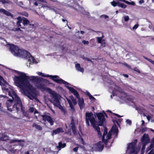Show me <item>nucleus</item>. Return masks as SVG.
Listing matches in <instances>:
<instances>
[{
    "label": "nucleus",
    "mask_w": 154,
    "mask_h": 154,
    "mask_svg": "<svg viewBox=\"0 0 154 154\" xmlns=\"http://www.w3.org/2000/svg\"><path fill=\"white\" fill-rule=\"evenodd\" d=\"M12 70L20 75L19 76L15 75L14 76V79L16 85L20 88L24 93H27L33 98H35V97L32 94L36 95V89L30 84L28 80L32 82H39L43 79L42 78L34 76L29 77L23 72L15 70Z\"/></svg>",
    "instance_id": "1"
},
{
    "label": "nucleus",
    "mask_w": 154,
    "mask_h": 154,
    "mask_svg": "<svg viewBox=\"0 0 154 154\" xmlns=\"http://www.w3.org/2000/svg\"><path fill=\"white\" fill-rule=\"evenodd\" d=\"M5 90L8 93L9 96L12 97L13 100H7L6 105L8 110L10 112L16 110L18 112L20 109V107L22 106V102L19 97L13 89L10 90L8 88H5Z\"/></svg>",
    "instance_id": "2"
},
{
    "label": "nucleus",
    "mask_w": 154,
    "mask_h": 154,
    "mask_svg": "<svg viewBox=\"0 0 154 154\" xmlns=\"http://www.w3.org/2000/svg\"><path fill=\"white\" fill-rule=\"evenodd\" d=\"M9 51L14 56L17 57H20L28 59V61L34 63L36 62L34 58L28 51L19 49V47L14 45L11 44L9 45Z\"/></svg>",
    "instance_id": "3"
},
{
    "label": "nucleus",
    "mask_w": 154,
    "mask_h": 154,
    "mask_svg": "<svg viewBox=\"0 0 154 154\" xmlns=\"http://www.w3.org/2000/svg\"><path fill=\"white\" fill-rule=\"evenodd\" d=\"M137 139H135L133 142L128 144L126 153L127 154H137L139 152L140 147L136 146Z\"/></svg>",
    "instance_id": "4"
},
{
    "label": "nucleus",
    "mask_w": 154,
    "mask_h": 154,
    "mask_svg": "<svg viewBox=\"0 0 154 154\" xmlns=\"http://www.w3.org/2000/svg\"><path fill=\"white\" fill-rule=\"evenodd\" d=\"M78 99V104L79 106L80 109H82L85 106V104L84 102V100L83 98H80L79 94L78 91L73 88L65 86Z\"/></svg>",
    "instance_id": "5"
},
{
    "label": "nucleus",
    "mask_w": 154,
    "mask_h": 154,
    "mask_svg": "<svg viewBox=\"0 0 154 154\" xmlns=\"http://www.w3.org/2000/svg\"><path fill=\"white\" fill-rule=\"evenodd\" d=\"M85 121L86 123L88 126L90 125L89 121H90L93 127H94L95 125H96V120L94 117L93 114L92 112H86Z\"/></svg>",
    "instance_id": "6"
},
{
    "label": "nucleus",
    "mask_w": 154,
    "mask_h": 154,
    "mask_svg": "<svg viewBox=\"0 0 154 154\" xmlns=\"http://www.w3.org/2000/svg\"><path fill=\"white\" fill-rule=\"evenodd\" d=\"M42 78L43 79H42L41 81L40 82H34L36 83V86L38 88L42 89L45 91H48V92L50 93H51L53 91L51 89L48 87H45L44 85L43 84L40 83V82L43 81L45 83L48 84H51V83L48 80L46 79H44L43 78Z\"/></svg>",
    "instance_id": "7"
},
{
    "label": "nucleus",
    "mask_w": 154,
    "mask_h": 154,
    "mask_svg": "<svg viewBox=\"0 0 154 154\" xmlns=\"http://www.w3.org/2000/svg\"><path fill=\"white\" fill-rule=\"evenodd\" d=\"M17 19L18 20L17 22V25L18 27H21L22 29H23V28L21 27V25L20 24L22 22L24 26H28L29 23V21L23 17H21L19 16Z\"/></svg>",
    "instance_id": "8"
},
{
    "label": "nucleus",
    "mask_w": 154,
    "mask_h": 154,
    "mask_svg": "<svg viewBox=\"0 0 154 154\" xmlns=\"http://www.w3.org/2000/svg\"><path fill=\"white\" fill-rule=\"evenodd\" d=\"M96 116L99 121L97 122L96 121L95 124L97 125V126H102L103 124L105 121L104 115L103 113L100 112L96 113Z\"/></svg>",
    "instance_id": "9"
},
{
    "label": "nucleus",
    "mask_w": 154,
    "mask_h": 154,
    "mask_svg": "<svg viewBox=\"0 0 154 154\" xmlns=\"http://www.w3.org/2000/svg\"><path fill=\"white\" fill-rule=\"evenodd\" d=\"M49 77L52 79L54 82L59 83L62 84L63 83L64 85H69L70 84L69 83H68L66 82L65 81L62 79L59 78L58 76L57 75H50Z\"/></svg>",
    "instance_id": "10"
},
{
    "label": "nucleus",
    "mask_w": 154,
    "mask_h": 154,
    "mask_svg": "<svg viewBox=\"0 0 154 154\" xmlns=\"http://www.w3.org/2000/svg\"><path fill=\"white\" fill-rule=\"evenodd\" d=\"M104 146V145L103 142L100 141L93 145L92 149L93 151H101L103 149Z\"/></svg>",
    "instance_id": "11"
},
{
    "label": "nucleus",
    "mask_w": 154,
    "mask_h": 154,
    "mask_svg": "<svg viewBox=\"0 0 154 154\" xmlns=\"http://www.w3.org/2000/svg\"><path fill=\"white\" fill-rule=\"evenodd\" d=\"M150 142V140L148 134H144L143 136L141 139V142L142 144L146 145Z\"/></svg>",
    "instance_id": "12"
},
{
    "label": "nucleus",
    "mask_w": 154,
    "mask_h": 154,
    "mask_svg": "<svg viewBox=\"0 0 154 154\" xmlns=\"http://www.w3.org/2000/svg\"><path fill=\"white\" fill-rule=\"evenodd\" d=\"M41 116L42 117L43 120L44 121H48L51 125H54V122L50 116L45 115H41Z\"/></svg>",
    "instance_id": "13"
},
{
    "label": "nucleus",
    "mask_w": 154,
    "mask_h": 154,
    "mask_svg": "<svg viewBox=\"0 0 154 154\" xmlns=\"http://www.w3.org/2000/svg\"><path fill=\"white\" fill-rule=\"evenodd\" d=\"M53 98L54 101V103H53L54 105L55 106L58 107L59 109H62L63 107L60 104L59 100L57 96L56 95H54Z\"/></svg>",
    "instance_id": "14"
},
{
    "label": "nucleus",
    "mask_w": 154,
    "mask_h": 154,
    "mask_svg": "<svg viewBox=\"0 0 154 154\" xmlns=\"http://www.w3.org/2000/svg\"><path fill=\"white\" fill-rule=\"evenodd\" d=\"M20 109L21 112H22L23 115L27 118H29V112L28 111H25L24 107L23 106L22 104V106L20 107Z\"/></svg>",
    "instance_id": "15"
},
{
    "label": "nucleus",
    "mask_w": 154,
    "mask_h": 154,
    "mask_svg": "<svg viewBox=\"0 0 154 154\" xmlns=\"http://www.w3.org/2000/svg\"><path fill=\"white\" fill-rule=\"evenodd\" d=\"M0 12L1 13H3V14L7 16H10L12 17H14L13 15L11 13L6 11L3 8H0Z\"/></svg>",
    "instance_id": "16"
},
{
    "label": "nucleus",
    "mask_w": 154,
    "mask_h": 154,
    "mask_svg": "<svg viewBox=\"0 0 154 154\" xmlns=\"http://www.w3.org/2000/svg\"><path fill=\"white\" fill-rule=\"evenodd\" d=\"M63 129L60 127L56 129L53 131L52 134H56L60 132H63Z\"/></svg>",
    "instance_id": "17"
},
{
    "label": "nucleus",
    "mask_w": 154,
    "mask_h": 154,
    "mask_svg": "<svg viewBox=\"0 0 154 154\" xmlns=\"http://www.w3.org/2000/svg\"><path fill=\"white\" fill-rule=\"evenodd\" d=\"M97 125H95L94 127H93V128L95 129V130L97 131V134L98 135V137H100L102 136V134L100 132V128L99 127V126H97Z\"/></svg>",
    "instance_id": "18"
},
{
    "label": "nucleus",
    "mask_w": 154,
    "mask_h": 154,
    "mask_svg": "<svg viewBox=\"0 0 154 154\" xmlns=\"http://www.w3.org/2000/svg\"><path fill=\"white\" fill-rule=\"evenodd\" d=\"M75 67L76 69L78 71L83 72L84 71V69L83 68L81 67L79 63H77L75 64Z\"/></svg>",
    "instance_id": "19"
},
{
    "label": "nucleus",
    "mask_w": 154,
    "mask_h": 154,
    "mask_svg": "<svg viewBox=\"0 0 154 154\" xmlns=\"http://www.w3.org/2000/svg\"><path fill=\"white\" fill-rule=\"evenodd\" d=\"M29 28H32V29H35V28L36 25L34 22L31 21L29 22V23L28 25Z\"/></svg>",
    "instance_id": "20"
},
{
    "label": "nucleus",
    "mask_w": 154,
    "mask_h": 154,
    "mask_svg": "<svg viewBox=\"0 0 154 154\" xmlns=\"http://www.w3.org/2000/svg\"><path fill=\"white\" fill-rule=\"evenodd\" d=\"M70 125H72L71 127V129L73 132H75L76 131V128L75 126L74 120L73 119H72L71 120Z\"/></svg>",
    "instance_id": "21"
},
{
    "label": "nucleus",
    "mask_w": 154,
    "mask_h": 154,
    "mask_svg": "<svg viewBox=\"0 0 154 154\" xmlns=\"http://www.w3.org/2000/svg\"><path fill=\"white\" fill-rule=\"evenodd\" d=\"M67 100L69 105V106L71 108V110H72L73 112H75V109L73 105L72 102L69 99H67Z\"/></svg>",
    "instance_id": "22"
},
{
    "label": "nucleus",
    "mask_w": 154,
    "mask_h": 154,
    "mask_svg": "<svg viewBox=\"0 0 154 154\" xmlns=\"http://www.w3.org/2000/svg\"><path fill=\"white\" fill-rule=\"evenodd\" d=\"M8 150L11 153H14L17 152V149H14L11 146H9L8 148Z\"/></svg>",
    "instance_id": "23"
},
{
    "label": "nucleus",
    "mask_w": 154,
    "mask_h": 154,
    "mask_svg": "<svg viewBox=\"0 0 154 154\" xmlns=\"http://www.w3.org/2000/svg\"><path fill=\"white\" fill-rule=\"evenodd\" d=\"M32 126L35 127L39 131H41L42 129V128L40 125L37 124L35 123L33 124Z\"/></svg>",
    "instance_id": "24"
},
{
    "label": "nucleus",
    "mask_w": 154,
    "mask_h": 154,
    "mask_svg": "<svg viewBox=\"0 0 154 154\" xmlns=\"http://www.w3.org/2000/svg\"><path fill=\"white\" fill-rule=\"evenodd\" d=\"M25 142L24 140H17V139H12L10 141L11 143H20L24 142Z\"/></svg>",
    "instance_id": "25"
},
{
    "label": "nucleus",
    "mask_w": 154,
    "mask_h": 154,
    "mask_svg": "<svg viewBox=\"0 0 154 154\" xmlns=\"http://www.w3.org/2000/svg\"><path fill=\"white\" fill-rule=\"evenodd\" d=\"M112 129L114 132L116 134L118 133V129L116 124H114L112 127Z\"/></svg>",
    "instance_id": "26"
},
{
    "label": "nucleus",
    "mask_w": 154,
    "mask_h": 154,
    "mask_svg": "<svg viewBox=\"0 0 154 154\" xmlns=\"http://www.w3.org/2000/svg\"><path fill=\"white\" fill-rule=\"evenodd\" d=\"M103 135L102 136L103 139H104V138L105 137V136L107 134V128L105 126L103 127Z\"/></svg>",
    "instance_id": "27"
},
{
    "label": "nucleus",
    "mask_w": 154,
    "mask_h": 154,
    "mask_svg": "<svg viewBox=\"0 0 154 154\" xmlns=\"http://www.w3.org/2000/svg\"><path fill=\"white\" fill-rule=\"evenodd\" d=\"M66 146V143H62L61 142H59L58 143V147L59 148H63Z\"/></svg>",
    "instance_id": "28"
},
{
    "label": "nucleus",
    "mask_w": 154,
    "mask_h": 154,
    "mask_svg": "<svg viewBox=\"0 0 154 154\" xmlns=\"http://www.w3.org/2000/svg\"><path fill=\"white\" fill-rule=\"evenodd\" d=\"M118 7H121L122 8H126L127 6L124 3H121L119 2H118Z\"/></svg>",
    "instance_id": "29"
},
{
    "label": "nucleus",
    "mask_w": 154,
    "mask_h": 154,
    "mask_svg": "<svg viewBox=\"0 0 154 154\" xmlns=\"http://www.w3.org/2000/svg\"><path fill=\"white\" fill-rule=\"evenodd\" d=\"M20 14L23 16H24L26 17H28L29 14L26 11L22 12L20 13Z\"/></svg>",
    "instance_id": "30"
},
{
    "label": "nucleus",
    "mask_w": 154,
    "mask_h": 154,
    "mask_svg": "<svg viewBox=\"0 0 154 154\" xmlns=\"http://www.w3.org/2000/svg\"><path fill=\"white\" fill-rule=\"evenodd\" d=\"M102 142H103V143H104V144H105L106 146L108 144V139H105V138H104V139H103V137H102Z\"/></svg>",
    "instance_id": "31"
},
{
    "label": "nucleus",
    "mask_w": 154,
    "mask_h": 154,
    "mask_svg": "<svg viewBox=\"0 0 154 154\" xmlns=\"http://www.w3.org/2000/svg\"><path fill=\"white\" fill-rule=\"evenodd\" d=\"M143 58L146 60H147L149 62H150L151 63H152V64H153L154 63V61L153 60H152L149 59V58L146 57H144V56H143Z\"/></svg>",
    "instance_id": "32"
},
{
    "label": "nucleus",
    "mask_w": 154,
    "mask_h": 154,
    "mask_svg": "<svg viewBox=\"0 0 154 154\" xmlns=\"http://www.w3.org/2000/svg\"><path fill=\"white\" fill-rule=\"evenodd\" d=\"M143 144V146L142 147L141 150V153L140 154H143L144 152V149H145V147L146 146V144Z\"/></svg>",
    "instance_id": "33"
},
{
    "label": "nucleus",
    "mask_w": 154,
    "mask_h": 154,
    "mask_svg": "<svg viewBox=\"0 0 154 154\" xmlns=\"http://www.w3.org/2000/svg\"><path fill=\"white\" fill-rule=\"evenodd\" d=\"M132 70L137 72L139 73H140V70L136 67H134L132 69Z\"/></svg>",
    "instance_id": "34"
},
{
    "label": "nucleus",
    "mask_w": 154,
    "mask_h": 154,
    "mask_svg": "<svg viewBox=\"0 0 154 154\" xmlns=\"http://www.w3.org/2000/svg\"><path fill=\"white\" fill-rule=\"evenodd\" d=\"M3 4H5L6 3H9L10 1L8 0H2L0 1Z\"/></svg>",
    "instance_id": "35"
},
{
    "label": "nucleus",
    "mask_w": 154,
    "mask_h": 154,
    "mask_svg": "<svg viewBox=\"0 0 154 154\" xmlns=\"http://www.w3.org/2000/svg\"><path fill=\"white\" fill-rule=\"evenodd\" d=\"M111 5L114 7H116L118 5V2H116L115 1H113L111 2Z\"/></svg>",
    "instance_id": "36"
},
{
    "label": "nucleus",
    "mask_w": 154,
    "mask_h": 154,
    "mask_svg": "<svg viewBox=\"0 0 154 154\" xmlns=\"http://www.w3.org/2000/svg\"><path fill=\"white\" fill-rule=\"evenodd\" d=\"M112 135V134L110 133L109 132L108 134H107L106 137L107 138V139H109L111 138V136Z\"/></svg>",
    "instance_id": "37"
},
{
    "label": "nucleus",
    "mask_w": 154,
    "mask_h": 154,
    "mask_svg": "<svg viewBox=\"0 0 154 154\" xmlns=\"http://www.w3.org/2000/svg\"><path fill=\"white\" fill-rule=\"evenodd\" d=\"M124 20L126 22L128 21L129 19L128 16H125L124 17Z\"/></svg>",
    "instance_id": "38"
},
{
    "label": "nucleus",
    "mask_w": 154,
    "mask_h": 154,
    "mask_svg": "<svg viewBox=\"0 0 154 154\" xmlns=\"http://www.w3.org/2000/svg\"><path fill=\"white\" fill-rule=\"evenodd\" d=\"M147 130V128L146 127H145L142 128H141V131L142 132H146Z\"/></svg>",
    "instance_id": "39"
},
{
    "label": "nucleus",
    "mask_w": 154,
    "mask_h": 154,
    "mask_svg": "<svg viewBox=\"0 0 154 154\" xmlns=\"http://www.w3.org/2000/svg\"><path fill=\"white\" fill-rule=\"evenodd\" d=\"M100 17H101V18L104 17V19H106V18H108L109 16H108L107 15H106L105 14H103V15H101L100 16Z\"/></svg>",
    "instance_id": "40"
},
{
    "label": "nucleus",
    "mask_w": 154,
    "mask_h": 154,
    "mask_svg": "<svg viewBox=\"0 0 154 154\" xmlns=\"http://www.w3.org/2000/svg\"><path fill=\"white\" fill-rule=\"evenodd\" d=\"M72 101L74 105H75L77 104V102L75 98H74V99L72 100Z\"/></svg>",
    "instance_id": "41"
},
{
    "label": "nucleus",
    "mask_w": 154,
    "mask_h": 154,
    "mask_svg": "<svg viewBox=\"0 0 154 154\" xmlns=\"http://www.w3.org/2000/svg\"><path fill=\"white\" fill-rule=\"evenodd\" d=\"M102 38L101 37H98L97 41L98 43H101L102 42Z\"/></svg>",
    "instance_id": "42"
},
{
    "label": "nucleus",
    "mask_w": 154,
    "mask_h": 154,
    "mask_svg": "<svg viewBox=\"0 0 154 154\" xmlns=\"http://www.w3.org/2000/svg\"><path fill=\"white\" fill-rule=\"evenodd\" d=\"M88 97L89 99L90 100H95V98L93 96H92L91 94Z\"/></svg>",
    "instance_id": "43"
},
{
    "label": "nucleus",
    "mask_w": 154,
    "mask_h": 154,
    "mask_svg": "<svg viewBox=\"0 0 154 154\" xmlns=\"http://www.w3.org/2000/svg\"><path fill=\"white\" fill-rule=\"evenodd\" d=\"M112 121L113 122V123H114V124H116L119 125V122L118 121L116 120H114V119H112Z\"/></svg>",
    "instance_id": "44"
},
{
    "label": "nucleus",
    "mask_w": 154,
    "mask_h": 154,
    "mask_svg": "<svg viewBox=\"0 0 154 154\" xmlns=\"http://www.w3.org/2000/svg\"><path fill=\"white\" fill-rule=\"evenodd\" d=\"M29 110L31 112H32L34 111V108L33 107H31L29 109Z\"/></svg>",
    "instance_id": "45"
},
{
    "label": "nucleus",
    "mask_w": 154,
    "mask_h": 154,
    "mask_svg": "<svg viewBox=\"0 0 154 154\" xmlns=\"http://www.w3.org/2000/svg\"><path fill=\"white\" fill-rule=\"evenodd\" d=\"M50 75H45L43 73H42V75H41V76L43 77H49Z\"/></svg>",
    "instance_id": "46"
},
{
    "label": "nucleus",
    "mask_w": 154,
    "mask_h": 154,
    "mask_svg": "<svg viewBox=\"0 0 154 154\" xmlns=\"http://www.w3.org/2000/svg\"><path fill=\"white\" fill-rule=\"evenodd\" d=\"M126 122L127 124H129V125H131V121L129 119H127L126 121Z\"/></svg>",
    "instance_id": "47"
},
{
    "label": "nucleus",
    "mask_w": 154,
    "mask_h": 154,
    "mask_svg": "<svg viewBox=\"0 0 154 154\" xmlns=\"http://www.w3.org/2000/svg\"><path fill=\"white\" fill-rule=\"evenodd\" d=\"M82 42L84 44H88L89 43V42L88 41H86L85 40H83L82 41Z\"/></svg>",
    "instance_id": "48"
},
{
    "label": "nucleus",
    "mask_w": 154,
    "mask_h": 154,
    "mask_svg": "<svg viewBox=\"0 0 154 154\" xmlns=\"http://www.w3.org/2000/svg\"><path fill=\"white\" fill-rule=\"evenodd\" d=\"M138 26V24H136L133 27V29H136L137 28Z\"/></svg>",
    "instance_id": "49"
},
{
    "label": "nucleus",
    "mask_w": 154,
    "mask_h": 154,
    "mask_svg": "<svg viewBox=\"0 0 154 154\" xmlns=\"http://www.w3.org/2000/svg\"><path fill=\"white\" fill-rule=\"evenodd\" d=\"M147 154H154V150L152 149L151 150L150 152Z\"/></svg>",
    "instance_id": "50"
},
{
    "label": "nucleus",
    "mask_w": 154,
    "mask_h": 154,
    "mask_svg": "<svg viewBox=\"0 0 154 154\" xmlns=\"http://www.w3.org/2000/svg\"><path fill=\"white\" fill-rule=\"evenodd\" d=\"M85 58V60H87L88 61H90L91 62L93 63L92 61L90 59L86 57V58Z\"/></svg>",
    "instance_id": "51"
},
{
    "label": "nucleus",
    "mask_w": 154,
    "mask_h": 154,
    "mask_svg": "<svg viewBox=\"0 0 154 154\" xmlns=\"http://www.w3.org/2000/svg\"><path fill=\"white\" fill-rule=\"evenodd\" d=\"M78 147L77 146V147H76L75 148H74L73 149V150L74 151H75V152H77L78 150Z\"/></svg>",
    "instance_id": "52"
},
{
    "label": "nucleus",
    "mask_w": 154,
    "mask_h": 154,
    "mask_svg": "<svg viewBox=\"0 0 154 154\" xmlns=\"http://www.w3.org/2000/svg\"><path fill=\"white\" fill-rule=\"evenodd\" d=\"M153 147V145L152 144H151L148 147V150H150Z\"/></svg>",
    "instance_id": "53"
},
{
    "label": "nucleus",
    "mask_w": 154,
    "mask_h": 154,
    "mask_svg": "<svg viewBox=\"0 0 154 154\" xmlns=\"http://www.w3.org/2000/svg\"><path fill=\"white\" fill-rule=\"evenodd\" d=\"M144 2V1L143 0H140L139 2V3L140 4H141Z\"/></svg>",
    "instance_id": "54"
},
{
    "label": "nucleus",
    "mask_w": 154,
    "mask_h": 154,
    "mask_svg": "<svg viewBox=\"0 0 154 154\" xmlns=\"http://www.w3.org/2000/svg\"><path fill=\"white\" fill-rule=\"evenodd\" d=\"M142 123L141 124V126H145V125H144V123H145V122L144 121V120H142Z\"/></svg>",
    "instance_id": "55"
},
{
    "label": "nucleus",
    "mask_w": 154,
    "mask_h": 154,
    "mask_svg": "<svg viewBox=\"0 0 154 154\" xmlns=\"http://www.w3.org/2000/svg\"><path fill=\"white\" fill-rule=\"evenodd\" d=\"M6 98L7 97L5 95H0V98Z\"/></svg>",
    "instance_id": "56"
},
{
    "label": "nucleus",
    "mask_w": 154,
    "mask_h": 154,
    "mask_svg": "<svg viewBox=\"0 0 154 154\" xmlns=\"http://www.w3.org/2000/svg\"><path fill=\"white\" fill-rule=\"evenodd\" d=\"M69 97L71 100H73L75 98L72 95L70 96H69Z\"/></svg>",
    "instance_id": "57"
},
{
    "label": "nucleus",
    "mask_w": 154,
    "mask_h": 154,
    "mask_svg": "<svg viewBox=\"0 0 154 154\" xmlns=\"http://www.w3.org/2000/svg\"><path fill=\"white\" fill-rule=\"evenodd\" d=\"M91 94H90V93L88 91H86V95L89 96L90 95H91Z\"/></svg>",
    "instance_id": "58"
},
{
    "label": "nucleus",
    "mask_w": 154,
    "mask_h": 154,
    "mask_svg": "<svg viewBox=\"0 0 154 154\" xmlns=\"http://www.w3.org/2000/svg\"><path fill=\"white\" fill-rule=\"evenodd\" d=\"M3 79V78L0 75V84L2 82L1 81Z\"/></svg>",
    "instance_id": "59"
},
{
    "label": "nucleus",
    "mask_w": 154,
    "mask_h": 154,
    "mask_svg": "<svg viewBox=\"0 0 154 154\" xmlns=\"http://www.w3.org/2000/svg\"><path fill=\"white\" fill-rule=\"evenodd\" d=\"M3 79V78L0 75V84L2 82L1 81Z\"/></svg>",
    "instance_id": "60"
},
{
    "label": "nucleus",
    "mask_w": 154,
    "mask_h": 154,
    "mask_svg": "<svg viewBox=\"0 0 154 154\" xmlns=\"http://www.w3.org/2000/svg\"><path fill=\"white\" fill-rule=\"evenodd\" d=\"M147 119L148 121H149L151 119V117L149 116H146Z\"/></svg>",
    "instance_id": "61"
},
{
    "label": "nucleus",
    "mask_w": 154,
    "mask_h": 154,
    "mask_svg": "<svg viewBox=\"0 0 154 154\" xmlns=\"http://www.w3.org/2000/svg\"><path fill=\"white\" fill-rule=\"evenodd\" d=\"M107 111L111 113H112L114 115H115L116 116V115H117V114H116V113H114L112 112L111 111L109 110H108Z\"/></svg>",
    "instance_id": "62"
},
{
    "label": "nucleus",
    "mask_w": 154,
    "mask_h": 154,
    "mask_svg": "<svg viewBox=\"0 0 154 154\" xmlns=\"http://www.w3.org/2000/svg\"><path fill=\"white\" fill-rule=\"evenodd\" d=\"M103 114H104V116H106V117H107L108 116H107V114H106V113L105 112L103 111Z\"/></svg>",
    "instance_id": "63"
},
{
    "label": "nucleus",
    "mask_w": 154,
    "mask_h": 154,
    "mask_svg": "<svg viewBox=\"0 0 154 154\" xmlns=\"http://www.w3.org/2000/svg\"><path fill=\"white\" fill-rule=\"evenodd\" d=\"M123 75L126 78H128V75L127 74H123Z\"/></svg>",
    "instance_id": "64"
}]
</instances>
